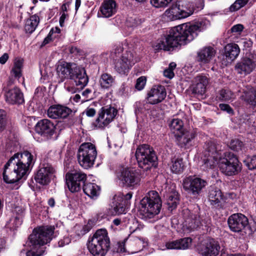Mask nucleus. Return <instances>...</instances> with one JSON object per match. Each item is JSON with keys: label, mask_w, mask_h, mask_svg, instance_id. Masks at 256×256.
<instances>
[{"label": "nucleus", "mask_w": 256, "mask_h": 256, "mask_svg": "<svg viewBox=\"0 0 256 256\" xmlns=\"http://www.w3.org/2000/svg\"><path fill=\"white\" fill-rule=\"evenodd\" d=\"M206 28L203 22L185 23L171 28L168 36L155 46L156 50H173L178 46L184 45L196 38L198 33Z\"/></svg>", "instance_id": "nucleus-1"}, {"label": "nucleus", "mask_w": 256, "mask_h": 256, "mask_svg": "<svg viewBox=\"0 0 256 256\" xmlns=\"http://www.w3.org/2000/svg\"><path fill=\"white\" fill-rule=\"evenodd\" d=\"M36 157L28 150L14 154L4 166L3 178L6 183H14L27 175L33 167Z\"/></svg>", "instance_id": "nucleus-2"}, {"label": "nucleus", "mask_w": 256, "mask_h": 256, "mask_svg": "<svg viewBox=\"0 0 256 256\" xmlns=\"http://www.w3.org/2000/svg\"><path fill=\"white\" fill-rule=\"evenodd\" d=\"M54 228L52 226H42L34 228L29 236L30 249L26 252V256H41L44 250L42 247L52 240Z\"/></svg>", "instance_id": "nucleus-3"}, {"label": "nucleus", "mask_w": 256, "mask_h": 256, "mask_svg": "<svg viewBox=\"0 0 256 256\" xmlns=\"http://www.w3.org/2000/svg\"><path fill=\"white\" fill-rule=\"evenodd\" d=\"M57 72L62 82L65 79L72 80L78 89L83 88L88 82L85 68L74 63L62 62L58 65Z\"/></svg>", "instance_id": "nucleus-4"}, {"label": "nucleus", "mask_w": 256, "mask_h": 256, "mask_svg": "<svg viewBox=\"0 0 256 256\" xmlns=\"http://www.w3.org/2000/svg\"><path fill=\"white\" fill-rule=\"evenodd\" d=\"M110 246V240L106 229L97 230L88 238V248L94 256H104Z\"/></svg>", "instance_id": "nucleus-5"}, {"label": "nucleus", "mask_w": 256, "mask_h": 256, "mask_svg": "<svg viewBox=\"0 0 256 256\" xmlns=\"http://www.w3.org/2000/svg\"><path fill=\"white\" fill-rule=\"evenodd\" d=\"M140 214L144 219L151 218L159 214L162 202L158 193L154 190L149 192L140 200Z\"/></svg>", "instance_id": "nucleus-6"}, {"label": "nucleus", "mask_w": 256, "mask_h": 256, "mask_svg": "<svg viewBox=\"0 0 256 256\" xmlns=\"http://www.w3.org/2000/svg\"><path fill=\"white\" fill-rule=\"evenodd\" d=\"M136 158L140 168L147 171L156 166L157 156L152 148L148 145L139 146L136 152Z\"/></svg>", "instance_id": "nucleus-7"}, {"label": "nucleus", "mask_w": 256, "mask_h": 256, "mask_svg": "<svg viewBox=\"0 0 256 256\" xmlns=\"http://www.w3.org/2000/svg\"><path fill=\"white\" fill-rule=\"evenodd\" d=\"M80 165L84 169L92 168L97 156V151L94 144L90 142L81 144L76 154Z\"/></svg>", "instance_id": "nucleus-8"}, {"label": "nucleus", "mask_w": 256, "mask_h": 256, "mask_svg": "<svg viewBox=\"0 0 256 256\" xmlns=\"http://www.w3.org/2000/svg\"><path fill=\"white\" fill-rule=\"evenodd\" d=\"M218 167L223 174L232 176L240 172L242 164L233 153L226 152L224 153V157L220 158Z\"/></svg>", "instance_id": "nucleus-9"}, {"label": "nucleus", "mask_w": 256, "mask_h": 256, "mask_svg": "<svg viewBox=\"0 0 256 256\" xmlns=\"http://www.w3.org/2000/svg\"><path fill=\"white\" fill-rule=\"evenodd\" d=\"M118 178L126 186L134 188L140 184L138 172L127 168H121L116 172Z\"/></svg>", "instance_id": "nucleus-10"}, {"label": "nucleus", "mask_w": 256, "mask_h": 256, "mask_svg": "<svg viewBox=\"0 0 256 256\" xmlns=\"http://www.w3.org/2000/svg\"><path fill=\"white\" fill-rule=\"evenodd\" d=\"M114 69L122 75L126 74L132 66L137 62L131 52H126L120 58L114 60Z\"/></svg>", "instance_id": "nucleus-11"}, {"label": "nucleus", "mask_w": 256, "mask_h": 256, "mask_svg": "<svg viewBox=\"0 0 256 256\" xmlns=\"http://www.w3.org/2000/svg\"><path fill=\"white\" fill-rule=\"evenodd\" d=\"M117 112V110L110 106L102 107L98 112V116L94 123L95 126L98 128L107 126L113 120Z\"/></svg>", "instance_id": "nucleus-12"}, {"label": "nucleus", "mask_w": 256, "mask_h": 256, "mask_svg": "<svg viewBox=\"0 0 256 256\" xmlns=\"http://www.w3.org/2000/svg\"><path fill=\"white\" fill-rule=\"evenodd\" d=\"M256 67V53L246 54V56L235 66V70L240 74L247 75L251 73Z\"/></svg>", "instance_id": "nucleus-13"}, {"label": "nucleus", "mask_w": 256, "mask_h": 256, "mask_svg": "<svg viewBox=\"0 0 256 256\" xmlns=\"http://www.w3.org/2000/svg\"><path fill=\"white\" fill-rule=\"evenodd\" d=\"M207 182L204 180L199 178L189 176L183 180L184 188L194 196H198Z\"/></svg>", "instance_id": "nucleus-14"}, {"label": "nucleus", "mask_w": 256, "mask_h": 256, "mask_svg": "<svg viewBox=\"0 0 256 256\" xmlns=\"http://www.w3.org/2000/svg\"><path fill=\"white\" fill-rule=\"evenodd\" d=\"M66 178L70 190L74 192H78L80 190L81 186L85 184L86 175L82 172H78L70 174H67Z\"/></svg>", "instance_id": "nucleus-15"}, {"label": "nucleus", "mask_w": 256, "mask_h": 256, "mask_svg": "<svg viewBox=\"0 0 256 256\" xmlns=\"http://www.w3.org/2000/svg\"><path fill=\"white\" fill-rule=\"evenodd\" d=\"M208 199L210 205L217 209L224 210L228 206L222 191L216 186H210L208 192Z\"/></svg>", "instance_id": "nucleus-16"}, {"label": "nucleus", "mask_w": 256, "mask_h": 256, "mask_svg": "<svg viewBox=\"0 0 256 256\" xmlns=\"http://www.w3.org/2000/svg\"><path fill=\"white\" fill-rule=\"evenodd\" d=\"M228 223L230 230L236 232H242L248 226V218L240 213L231 215L228 218Z\"/></svg>", "instance_id": "nucleus-17"}, {"label": "nucleus", "mask_w": 256, "mask_h": 256, "mask_svg": "<svg viewBox=\"0 0 256 256\" xmlns=\"http://www.w3.org/2000/svg\"><path fill=\"white\" fill-rule=\"evenodd\" d=\"M182 212L184 219V226L188 230H192L202 224L198 210L192 213L189 210L186 209Z\"/></svg>", "instance_id": "nucleus-18"}, {"label": "nucleus", "mask_w": 256, "mask_h": 256, "mask_svg": "<svg viewBox=\"0 0 256 256\" xmlns=\"http://www.w3.org/2000/svg\"><path fill=\"white\" fill-rule=\"evenodd\" d=\"M5 100L10 104H21L24 102V94L18 87L6 88L4 92Z\"/></svg>", "instance_id": "nucleus-19"}, {"label": "nucleus", "mask_w": 256, "mask_h": 256, "mask_svg": "<svg viewBox=\"0 0 256 256\" xmlns=\"http://www.w3.org/2000/svg\"><path fill=\"white\" fill-rule=\"evenodd\" d=\"M54 172V170L50 165H43L38 170L34 179L36 182L42 185H46L50 182Z\"/></svg>", "instance_id": "nucleus-20"}, {"label": "nucleus", "mask_w": 256, "mask_h": 256, "mask_svg": "<svg viewBox=\"0 0 256 256\" xmlns=\"http://www.w3.org/2000/svg\"><path fill=\"white\" fill-rule=\"evenodd\" d=\"M220 248L218 242L214 238H209L202 245L200 252L204 256H216L219 254Z\"/></svg>", "instance_id": "nucleus-21"}, {"label": "nucleus", "mask_w": 256, "mask_h": 256, "mask_svg": "<svg viewBox=\"0 0 256 256\" xmlns=\"http://www.w3.org/2000/svg\"><path fill=\"white\" fill-rule=\"evenodd\" d=\"M166 92L164 86H154L148 94V102L155 104L162 102L166 98Z\"/></svg>", "instance_id": "nucleus-22"}, {"label": "nucleus", "mask_w": 256, "mask_h": 256, "mask_svg": "<svg viewBox=\"0 0 256 256\" xmlns=\"http://www.w3.org/2000/svg\"><path fill=\"white\" fill-rule=\"evenodd\" d=\"M193 130H184L176 134L177 144L181 148H188L192 145V141L196 136Z\"/></svg>", "instance_id": "nucleus-23"}, {"label": "nucleus", "mask_w": 256, "mask_h": 256, "mask_svg": "<svg viewBox=\"0 0 256 256\" xmlns=\"http://www.w3.org/2000/svg\"><path fill=\"white\" fill-rule=\"evenodd\" d=\"M72 110L66 106L61 105H53L48 110L47 114L49 118L53 119L66 118Z\"/></svg>", "instance_id": "nucleus-24"}, {"label": "nucleus", "mask_w": 256, "mask_h": 256, "mask_svg": "<svg viewBox=\"0 0 256 256\" xmlns=\"http://www.w3.org/2000/svg\"><path fill=\"white\" fill-rule=\"evenodd\" d=\"M54 124L49 120L43 119L38 122L35 130L37 133L41 135H52L54 131Z\"/></svg>", "instance_id": "nucleus-25"}, {"label": "nucleus", "mask_w": 256, "mask_h": 256, "mask_svg": "<svg viewBox=\"0 0 256 256\" xmlns=\"http://www.w3.org/2000/svg\"><path fill=\"white\" fill-rule=\"evenodd\" d=\"M204 4L202 2H200L196 6H194L192 3L184 2L182 6H180V12L182 18H187L194 12H198L204 8Z\"/></svg>", "instance_id": "nucleus-26"}, {"label": "nucleus", "mask_w": 256, "mask_h": 256, "mask_svg": "<svg viewBox=\"0 0 256 256\" xmlns=\"http://www.w3.org/2000/svg\"><path fill=\"white\" fill-rule=\"evenodd\" d=\"M194 83L192 86V92L202 95L206 92L208 80L206 76L198 75L194 78Z\"/></svg>", "instance_id": "nucleus-27"}, {"label": "nucleus", "mask_w": 256, "mask_h": 256, "mask_svg": "<svg viewBox=\"0 0 256 256\" xmlns=\"http://www.w3.org/2000/svg\"><path fill=\"white\" fill-rule=\"evenodd\" d=\"M100 10L104 17L112 16L116 12V2L114 0H104L100 8Z\"/></svg>", "instance_id": "nucleus-28"}, {"label": "nucleus", "mask_w": 256, "mask_h": 256, "mask_svg": "<svg viewBox=\"0 0 256 256\" xmlns=\"http://www.w3.org/2000/svg\"><path fill=\"white\" fill-rule=\"evenodd\" d=\"M192 240L190 238H184L166 244L168 249L186 250L192 244Z\"/></svg>", "instance_id": "nucleus-29"}, {"label": "nucleus", "mask_w": 256, "mask_h": 256, "mask_svg": "<svg viewBox=\"0 0 256 256\" xmlns=\"http://www.w3.org/2000/svg\"><path fill=\"white\" fill-rule=\"evenodd\" d=\"M215 54L216 51L213 48L205 47L198 52V60L203 63H208L214 56Z\"/></svg>", "instance_id": "nucleus-30"}, {"label": "nucleus", "mask_w": 256, "mask_h": 256, "mask_svg": "<svg viewBox=\"0 0 256 256\" xmlns=\"http://www.w3.org/2000/svg\"><path fill=\"white\" fill-rule=\"evenodd\" d=\"M240 50L237 44H229L224 48V56L228 62H231L238 56Z\"/></svg>", "instance_id": "nucleus-31"}, {"label": "nucleus", "mask_w": 256, "mask_h": 256, "mask_svg": "<svg viewBox=\"0 0 256 256\" xmlns=\"http://www.w3.org/2000/svg\"><path fill=\"white\" fill-rule=\"evenodd\" d=\"M164 197L166 199V204L168 206L169 210H172L175 209L179 204V195L177 192L172 190L168 194V190L166 189V192L164 194Z\"/></svg>", "instance_id": "nucleus-32"}, {"label": "nucleus", "mask_w": 256, "mask_h": 256, "mask_svg": "<svg viewBox=\"0 0 256 256\" xmlns=\"http://www.w3.org/2000/svg\"><path fill=\"white\" fill-rule=\"evenodd\" d=\"M99 84L104 90H108L115 84V77L107 72L102 73L99 78Z\"/></svg>", "instance_id": "nucleus-33"}, {"label": "nucleus", "mask_w": 256, "mask_h": 256, "mask_svg": "<svg viewBox=\"0 0 256 256\" xmlns=\"http://www.w3.org/2000/svg\"><path fill=\"white\" fill-rule=\"evenodd\" d=\"M221 157H217L214 156L205 154L203 158V164L202 165V168L204 170H208L214 168L216 164L218 165V161Z\"/></svg>", "instance_id": "nucleus-34"}, {"label": "nucleus", "mask_w": 256, "mask_h": 256, "mask_svg": "<svg viewBox=\"0 0 256 256\" xmlns=\"http://www.w3.org/2000/svg\"><path fill=\"white\" fill-rule=\"evenodd\" d=\"M170 170L172 173L180 174L184 170V164L182 158L174 156L169 164Z\"/></svg>", "instance_id": "nucleus-35"}, {"label": "nucleus", "mask_w": 256, "mask_h": 256, "mask_svg": "<svg viewBox=\"0 0 256 256\" xmlns=\"http://www.w3.org/2000/svg\"><path fill=\"white\" fill-rule=\"evenodd\" d=\"M120 199L114 200L112 202L109 208V214L112 215L116 216L122 214L126 212V208L124 204L120 202Z\"/></svg>", "instance_id": "nucleus-36"}, {"label": "nucleus", "mask_w": 256, "mask_h": 256, "mask_svg": "<svg viewBox=\"0 0 256 256\" xmlns=\"http://www.w3.org/2000/svg\"><path fill=\"white\" fill-rule=\"evenodd\" d=\"M100 190V187L94 183H87L83 186V190L85 194L93 198L98 196Z\"/></svg>", "instance_id": "nucleus-37"}, {"label": "nucleus", "mask_w": 256, "mask_h": 256, "mask_svg": "<svg viewBox=\"0 0 256 256\" xmlns=\"http://www.w3.org/2000/svg\"><path fill=\"white\" fill-rule=\"evenodd\" d=\"M165 15L172 20L182 18L180 12V4H176L172 6L166 11Z\"/></svg>", "instance_id": "nucleus-38"}, {"label": "nucleus", "mask_w": 256, "mask_h": 256, "mask_svg": "<svg viewBox=\"0 0 256 256\" xmlns=\"http://www.w3.org/2000/svg\"><path fill=\"white\" fill-rule=\"evenodd\" d=\"M40 22V18L36 14L32 16L29 19L27 20L24 30L27 33L32 34Z\"/></svg>", "instance_id": "nucleus-39"}, {"label": "nucleus", "mask_w": 256, "mask_h": 256, "mask_svg": "<svg viewBox=\"0 0 256 256\" xmlns=\"http://www.w3.org/2000/svg\"><path fill=\"white\" fill-rule=\"evenodd\" d=\"M216 98L220 101H232L235 98V95L230 89L224 88L220 90Z\"/></svg>", "instance_id": "nucleus-40"}, {"label": "nucleus", "mask_w": 256, "mask_h": 256, "mask_svg": "<svg viewBox=\"0 0 256 256\" xmlns=\"http://www.w3.org/2000/svg\"><path fill=\"white\" fill-rule=\"evenodd\" d=\"M23 61L22 60L17 58L15 60L14 66L11 70V74L16 78L18 79L22 76V70Z\"/></svg>", "instance_id": "nucleus-41"}, {"label": "nucleus", "mask_w": 256, "mask_h": 256, "mask_svg": "<svg viewBox=\"0 0 256 256\" xmlns=\"http://www.w3.org/2000/svg\"><path fill=\"white\" fill-rule=\"evenodd\" d=\"M245 101L253 106H256V90L252 88L244 92L242 96Z\"/></svg>", "instance_id": "nucleus-42"}, {"label": "nucleus", "mask_w": 256, "mask_h": 256, "mask_svg": "<svg viewBox=\"0 0 256 256\" xmlns=\"http://www.w3.org/2000/svg\"><path fill=\"white\" fill-rule=\"evenodd\" d=\"M206 154L207 156L210 154L211 156H214L217 157H221L220 154L218 150L217 146L214 142H208L206 144Z\"/></svg>", "instance_id": "nucleus-43"}, {"label": "nucleus", "mask_w": 256, "mask_h": 256, "mask_svg": "<svg viewBox=\"0 0 256 256\" xmlns=\"http://www.w3.org/2000/svg\"><path fill=\"white\" fill-rule=\"evenodd\" d=\"M182 126L183 122L182 120L178 118H176L172 120L170 124V127L171 130L176 136V133H180V132L184 130H182Z\"/></svg>", "instance_id": "nucleus-44"}, {"label": "nucleus", "mask_w": 256, "mask_h": 256, "mask_svg": "<svg viewBox=\"0 0 256 256\" xmlns=\"http://www.w3.org/2000/svg\"><path fill=\"white\" fill-rule=\"evenodd\" d=\"M229 146L231 150L237 152H242L244 149L243 142L238 139L232 140L230 142Z\"/></svg>", "instance_id": "nucleus-45"}, {"label": "nucleus", "mask_w": 256, "mask_h": 256, "mask_svg": "<svg viewBox=\"0 0 256 256\" xmlns=\"http://www.w3.org/2000/svg\"><path fill=\"white\" fill-rule=\"evenodd\" d=\"M143 22V20L136 16L128 17L126 21L128 26L136 27L140 26Z\"/></svg>", "instance_id": "nucleus-46"}, {"label": "nucleus", "mask_w": 256, "mask_h": 256, "mask_svg": "<svg viewBox=\"0 0 256 256\" xmlns=\"http://www.w3.org/2000/svg\"><path fill=\"white\" fill-rule=\"evenodd\" d=\"M244 162L249 170L256 169V156H248Z\"/></svg>", "instance_id": "nucleus-47"}, {"label": "nucleus", "mask_w": 256, "mask_h": 256, "mask_svg": "<svg viewBox=\"0 0 256 256\" xmlns=\"http://www.w3.org/2000/svg\"><path fill=\"white\" fill-rule=\"evenodd\" d=\"M248 0H236V1L230 6V11H236L244 6L248 2Z\"/></svg>", "instance_id": "nucleus-48"}, {"label": "nucleus", "mask_w": 256, "mask_h": 256, "mask_svg": "<svg viewBox=\"0 0 256 256\" xmlns=\"http://www.w3.org/2000/svg\"><path fill=\"white\" fill-rule=\"evenodd\" d=\"M172 0H150L152 6L156 8L165 7L169 4Z\"/></svg>", "instance_id": "nucleus-49"}, {"label": "nucleus", "mask_w": 256, "mask_h": 256, "mask_svg": "<svg viewBox=\"0 0 256 256\" xmlns=\"http://www.w3.org/2000/svg\"><path fill=\"white\" fill-rule=\"evenodd\" d=\"M22 222V218L21 217L15 216L10 220V228L14 230L16 229L20 226Z\"/></svg>", "instance_id": "nucleus-50"}, {"label": "nucleus", "mask_w": 256, "mask_h": 256, "mask_svg": "<svg viewBox=\"0 0 256 256\" xmlns=\"http://www.w3.org/2000/svg\"><path fill=\"white\" fill-rule=\"evenodd\" d=\"M123 51V48L121 46H118L112 52L110 56L111 57L114 59H117L118 58H120L122 52Z\"/></svg>", "instance_id": "nucleus-51"}, {"label": "nucleus", "mask_w": 256, "mask_h": 256, "mask_svg": "<svg viewBox=\"0 0 256 256\" xmlns=\"http://www.w3.org/2000/svg\"><path fill=\"white\" fill-rule=\"evenodd\" d=\"M6 112L2 110H0V130L2 131L6 126Z\"/></svg>", "instance_id": "nucleus-52"}, {"label": "nucleus", "mask_w": 256, "mask_h": 256, "mask_svg": "<svg viewBox=\"0 0 256 256\" xmlns=\"http://www.w3.org/2000/svg\"><path fill=\"white\" fill-rule=\"evenodd\" d=\"M146 83V78L144 76H140L137 79L135 88L138 90H142Z\"/></svg>", "instance_id": "nucleus-53"}, {"label": "nucleus", "mask_w": 256, "mask_h": 256, "mask_svg": "<svg viewBox=\"0 0 256 256\" xmlns=\"http://www.w3.org/2000/svg\"><path fill=\"white\" fill-rule=\"evenodd\" d=\"M127 241V239H124L122 242H118V248L117 249V252L122 253L126 252V249L125 248L126 242Z\"/></svg>", "instance_id": "nucleus-54"}, {"label": "nucleus", "mask_w": 256, "mask_h": 256, "mask_svg": "<svg viewBox=\"0 0 256 256\" xmlns=\"http://www.w3.org/2000/svg\"><path fill=\"white\" fill-rule=\"evenodd\" d=\"M244 26L241 24L234 26L230 29L232 32L240 34L243 30Z\"/></svg>", "instance_id": "nucleus-55"}, {"label": "nucleus", "mask_w": 256, "mask_h": 256, "mask_svg": "<svg viewBox=\"0 0 256 256\" xmlns=\"http://www.w3.org/2000/svg\"><path fill=\"white\" fill-rule=\"evenodd\" d=\"M219 108L222 110L226 112L229 114L233 113L232 109L228 104H219Z\"/></svg>", "instance_id": "nucleus-56"}, {"label": "nucleus", "mask_w": 256, "mask_h": 256, "mask_svg": "<svg viewBox=\"0 0 256 256\" xmlns=\"http://www.w3.org/2000/svg\"><path fill=\"white\" fill-rule=\"evenodd\" d=\"M24 210V209L19 206H16L14 210V212L16 214V216L21 217L22 218Z\"/></svg>", "instance_id": "nucleus-57"}, {"label": "nucleus", "mask_w": 256, "mask_h": 256, "mask_svg": "<svg viewBox=\"0 0 256 256\" xmlns=\"http://www.w3.org/2000/svg\"><path fill=\"white\" fill-rule=\"evenodd\" d=\"M86 115L90 117L94 116L96 113V110L94 108H88L84 111Z\"/></svg>", "instance_id": "nucleus-58"}, {"label": "nucleus", "mask_w": 256, "mask_h": 256, "mask_svg": "<svg viewBox=\"0 0 256 256\" xmlns=\"http://www.w3.org/2000/svg\"><path fill=\"white\" fill-rule=\"evenodd\" d=\"M164 76L169 78H172L174 76V72L168 68L164 70Z\"/></svg>", "instance_id": "nucleus-59"}, {"label": "nucleus", "mask_w": 256, "mask_h": 256, "mask_svg": "<svg viewBox=\"0 0 256 256\" xmlns=\"http://www.w3.org/2000/svg\"><path fill=\"white\" fill-rule=\"evenodd\" d=\"M8 58V54L4 53L1 57H0V63L1 64H4Z\"/></svg>", "instance_id": "nucleus-60"}, {"label": "nucleus", "mask_w": 256, "mask_h": 256, "mask_svg": "<svg viewBox=\"0 0 256 256\" xmlns=\"http://www.w3.org/2000/svg\"><path fill=\"white\" fill-rule=\"evenodd\" d=\"M51 40H52L51 35H50V33L48 35V36L43 40V42L42 43V46H44L46 44H48Z\"/></svg>", "instance_id": "nucleus-61"}, {"label": "nucleus", "mask_w": 256, "mask_h": 256, "mask_svg": "<svg viewBox=\"0 0 256 256\" xmlns=\"http://www.w3.org/2000/svg\"><path fill=\"white\" fill-rule=\"evenodd\" d=\"M66 14L64 12H63L61 16L60 17V24L61 26H62L64 25V20L66 19Z\"/></svg>", "instance_id": "nucleus-62"}, {"label": "nucleus", "mask_w": 256, "mask_h": 256, "mask_svg": "<svg viewBox=\"0 0 256 256\" xmlns=\"http://www.w3.org/2000/svg\"><path fill=\"white\" fill-rule=\"evenodd\" d=\"M65 88L68 92L71 93H74L76 92V88L72 86H65Z\"/></svg>", "instance_id": "nucleus-63"}, {"label": "nucleus", "mask_w": 256, "mask_h": 256, "mask_svg": "<svg viewBox=\"0 0 256 256\" xmlns=\"http://www.w3.org/2000/svg\"><path fill=\"white\" fill-rule=\"evenodd\" d=\"M48 204L50 207H54L55 204V200L54 198H50L48 200Z\"/></svg>", "instance_id": "nucleus-64"}]
</instances>
